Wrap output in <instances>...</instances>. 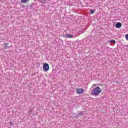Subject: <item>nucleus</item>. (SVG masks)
<instances>
[{
    "label": "nucleus",
    "mask_w": 128,
    "mask_h": 128,
    "mask_svg": "<svg viewBox=\"0 0 128 128\" xmlns=\"http://www.w3.org/2000/svg\"><path fill=\"white\" fill-rule=\"evenodd\" d=\"M102 92V90H100V86H97L96 88H94V90H92L91 94L92 96H98Z\"/></svg>",
    "instance_id": "f257e3e1"
},
{
    "label": "nucleus",
    "mask_w": 128,
    "mask_h": 128,
    "mask_svg": "<svg viewBox=\"0 0 128 128\" xmlns=\"http://www.w3.org/2000/svg\"><path fill=\"white\" fill-rule=\"evenodd\" d=\"M43 69L44 70V72H48V70H50V66L48 64V63H45L44 64Z\"/></svg>",
    "instance_id": "f03ea898"
},
{
    "label": "nucleus",
    "mask_w": 128,
    "mask_h": 128,
    "mask_svg": "<svg viewBox=\"0 0 128 128\" xmlns=\"http://www.w3.org/2000/svg\"><path fill=\"white\" fill-rule=\"evenodd\" d=\"M76 92L78 94H82L84 92V88H78L76 89Z\"/></svg>",
    "instance_id": "7ed1b4c3"
},
{
    "label": "nucleus",
    "mask_w": 128,
    "mask_h": 128,
    "mask_svg": "<svg viewBox=\"0 0 128 128\" xmlns=\"http://www.w3.org/2000/svg\"><path fill=\"white\" fill-rule=\"evenodd\" d=\"M64 38H74L73 35H70V34H66L64 35H63Z\"/></svg>",
    "instance_id": "20e7f679"
},
{
    "label": "nucleus",
    "mask_w": 128,
    "mask_h": 128,
    "mask_svg": "<svg viewBox=\"0 0 128 128\" xmlns=\"http://www.w3.org/2000/svg\"><path fill=\"white\" fill-rule=\"evenodd\" d=\"M116 28H120L122 27V23L120 22H118L116 24Z\"/></svg>",
    "instance_id": "39448f33"
},
{
    "label": "nucleus",
    "mask_w": 128,
    "mask_h": 128,
    "mask_svg": "<svg viewBox=\"0 0 128 128\" xmlns=\"http://www.w3.org/2000/svg\"><path fill=\"white\" fill-rule=\"evenodd\" d=\"M4 48L6 50V48H8V44L7 43H4Z\"/></svg>",
    "instance_id": "423d86ee"
},
{
    "label": "nucleus",
    "mask_w": 128,
    "mask_h": 128,
    "mask_svg": "<svg viewBox=\"0 0 128 128\" xmlns=\"http://www.w3.org/2000/svg\"><path fill=\"white\" fill-rule=\"evenodd\" d=\"M110 44H116V40H111L109 41Z\"/></svg>",
    "instance_id": "0eeeda50"
},
{
    "label": "nucleus",
    "mask_w": 128,
    "mask_h": 128,
    "mask_svg": "<svg viewBox=\"0 0 128 128\" xmlns=\"http://www.w3.org/2000/svg\"><path fill=\"white\" fill-rule=\"evenodd\" d=\"M30 0H21V2L22 4H26L27 2H28Z\"/></svg>",
    "instance_id": "6e6552de"
},
{
    "label": "nucleus",
    "mask_w": 128,
    "mask_h": 128,
    "mask_svg": "<svg viewBox=\"0 0 128 128\" xmlns=\"http://www.w3.org/2000/svg\"><path fill=\"white\" fill-rule=\"evenodd\" d=\"M78 116H82V114H84V112H80L79 113H78Z\"/></svg>",
    "instance_id": "1a4fd4ad"
},
{
    "label": "nucleus",
    "mask_w": 128,
    "mask_h": 128,
    "mask_svg": "<svg viewBox=\"0 0 128 128\" xmlns=\"http://www.w3.org/2000/svg\"><path fill=\"white\" fill-rule=\"evenodd\" d=\"M74 118H78V114H74Z\"/></svg>",
    "instance_id": "9d476101"
},
{
    "label": "nucleus",
    "mask_w": 128,
    "mask_h": 128,
    "mask_svg": "<svg viewBox=\"0 0 128 128\" xmlns=\"http://www.w3.org/2000/svg\"><path fill=\"white\" fill-rule=\"evenodd\" d=\"M90 14H94V12L92 10H90Z\"/></svg>",
    "instance_id": "9b49d317"
},
{
    "label": "nucleus",
    "mask_w": 128,
    "mask_h": 128,
    "mask_svg": "<svg viewBox=\"0 0 128 128\" xmlns=\"http://www.w3.org/2000/svg\"><path fill=\"white\" fill-rule=\"evenodd\" d=\"M126 40H128V34L126 35Z\"/></svg>",
    "instance_id": "f8f14e48"
},
{
    "label": "nucleus",
    "mask_w": 128,
    "mask_h": 128,
    "mask_svg": "<svg viewBox=\"0 0 128 128\" xmlns=\"http://www.w3.org/2000/svg\"><path fill=\"white\" fill-rule=\"evenodd\" d=\"M10 126H14V123L10 122Z\"/></svg>",
    "instance_id": "ddd939ff"
}]
</instances>
